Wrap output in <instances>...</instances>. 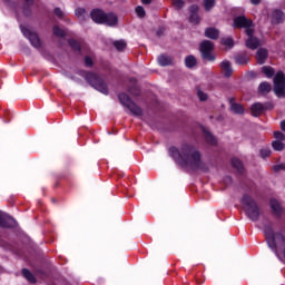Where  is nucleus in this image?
Instances as JSON below:
<instances>
[{"label": "nucleus", "instance_id": "f257e3e1", "mask_svg": "<svg viewBox=\"0 0 285 285\" xmlns=\"http://www.w3.org/2000/svg\"><path fill=\"white\" fill-rule=\"evenodd\" d=\"M169 155L175 159L176 164L183 168L200 170L202 173H208V170H210V164L202 159V151L193 145H183L180 151L177 147H170Z\"/></svg>", "mask_w": 285, "mask_h": 285}, {"label": "nucleus", "instance_id": "f03ea898", "mask_svg": "<svg viewBox=\"0 0 285 285\" xmlns=\"http://www.w3.org/2000/svg\"><path fill=\"white\" fill-rule=\"evenodd\" d=\"M240 204L243 206V210H245L247 217L252 222H257L259 219V215H262V213L259 212V207L253 197L244 195Z\"/></svg>", "mask_w": 285, "mask_h": 285}, {"label": "nucleus", "instance_id": "7ed1b4c3", "mask_svg": "<svg viewBox=\"0 0 285 285\" xmlns=\"http://www.w3.org/2000/svg\"><path fill=\"white\" fill-rule=\"evenodd\" d=\"M90 17L95 23H105L106 26H117V17L114 13H106L101 9H94Z\"/></svg>", "mask_w": 285, "mask_h": 285}, {"label": "nucleus", "instance_id": "20e7f679", "mask_svg": "<svg viewBox=\"0 0 285 285\" xmlns=\"http://www.w3.org/2000/svg\"><path fill=\"white\" fill-rule=\"evenodd\" d=\"M118 99L120 104L125 108L129 109L131 115H134L135 117H141L144 115V110L139 106H137V104H135V101H132V99H130V96H128L127 94H120L118 96Z\"/></svg>", "mask_w": 285, "mask_h": 285}, {"label": "nucleus", "instance_id": "39448f33", "mask_svg": "<svg viewBox=\"0 0 285 285\" xmlns=\"http://www.w3.org/2000/svg\"><path fill=\"white\" fill-rule=\"evenodd\" d=\"M86 79L95 90L102 95H108V85L97 73L89 72L86 75Z\"/></svg>", "mask_w": 285, "mask_h": 285}, {"label": "nucleus", "instance_id": "423d86ee", "mask_svg": "<svg viewBox=\"0 0 285 285\" xmlns=\"http://www.w3.org/2000/svg\"><path fill=\"white\" fill-rule=\"evenodd\" d=\"M274 94L279 99L285 98V75L284 71L276 72L274 77Z\"/></svg>", "mask_w": 285, "mask_h": 285}, {"label": "nucleus", "instance_id": "0eeeda50", "mask_svg": "<svg viewBox=\"0 0 285 285\" xmlns=\"http://www.w3.org/2000/svg\"><path fill=\"white\" fill-rule=\"evenodd\" d=\"M202 58L205 61H215V56L213 55V50H215V43L210 40H204L199 46Z\"/></svg>", "mask_w": 285, "mask_h": 285}, {"label": "nucleus", "instance_id": "6e6552de", "mask_svg": "<svg viewBox=\"0 0 285 285\" xmlns=\"http://www.w3.org/2000/svg\"><path fill=\"white\" fill-rule=\"evenodd\" d=\"M21 32H22L23 37H26L30 41V43L33 48H36L37 50H39V48H41V39L37 35V32H35L26 27H21Z\"/></svg>", "mask_w": 285, "mask_h": 285}, {"label": "nucleus", "instance_id": "1a4fd4ad", "mask_svg": "<svg viewBox=\"0 0 285 285\" xmlns=\"http://www.w3.org/2000/svg\"><path fill=\"white\" fill-rule=\"evenodd\" d=\"M246 35L248 37L245 41L246 48H248L249 50H257V48H259L262 43L259 42V39L257 37H254L255 29H247Z\"/></svg>", "mask_w": 285, "mask_h": 285}, {"label": "nucleus", "instance_id": "9d476101", "mask_svg": "<svg viewBox=\"0 0 285 285\" xmlns=\"http://www.w3.org/2000/svg\"><path fill=\"white\" fill-rule=\"evenodd\" d=\"M234 28H244L245 33H247V30H254L253 20L247 19L245 16H238L234 19Z\"/></svg>", "mask_w": 285, "mask_h": 285}, {"label": "nucleus", "instance_id": "9b49d317", "mask_svg": "<svg viewBox=\"0 0 285 285\" xmlns=\"http://www.w3.org/2000/svg\"><path fill=\"white\" fill-rule=\"evenodd\" d=\"M0 228H17V220L0 210Z\"/></svg>", "mask_w": 285, "mask_h": 285}, {"label": "nucleus", "instance_id": "f8f14e48", "mask_svg": "<svg viewBox=\"0 0 285 285\" xmlns=\"http://www.w3.org/2000/svg\"><path fill=\"white\" fill-rule=\"evenodd\" d=\"M285 16L284 11L279 9H275L272 11V23L273 26H279V23H284Z\"/></svg>", "mask_w": 285, "mask_h": 285}, {"label": "nucleus", "instance_id": "ddd939ff", "mask_svg": "<svg viewBox=\"0 0 285 285\" xmlns=\"http://www.w3.org/2000/svg\"><path fill=\"white\" fill-rule=\"evenodd\" d=\"M189 10H190L189 22L197 26V23H199V6L193 4Z\"/></svg>", "mask_w": 285, "mask_h": 285}, {"label": "nucleus", "instance_id": "4468645a", "mask_svg": "<svg viewBox=\"0 0 285 285\" xmlns=\"http://www.w3.org/2000/svg\"><path fill=\"white\" fill-rule=\"evenodd\" d=\"M268 59V50L265 48H259L256 52V60L259 66H264Z\"/></svg>", "mask_w": 285, "mask_h": 285}, {"label": "nucleus", "instance_id": "2eb2a0df", "mask_svg": "<svg viewBox=\"0 0 285 285\" xmlns=\"http://www.w3.org/2000/svg\"><path fill=\"white\" fill-rule=\"evenodd\" d=\"M220 68L224 77H226L227 79L233 77V66L230 65V61L224 60L223 62H220Z\"/></svg>", "mask_w": 285, "mask_h": 285}, {"label": "nucleus", "instance_id": "dca6fc26", "mask_svg": "<svg viewBox=\"0 0 285 285\" xmlns=\"http://www.w3.org/2000/svg\"><path fill=\"white\" fill-rule=\"evenodd\" d=\"M202 131L207 144H210V146H217V138H215L206 127H202Z\"/></svg>", "mask_w": 285, "mask_h": 285}, {"label": "nucleus", "instance_id": "f3484780", "mask_svg": "<svg viewBox=\"0 0 285 285\" xmlns=\"http://www.w3.org/2000/svg\"><path fill=\"white\" fill-rule=\"evenodd\" d=\"M230 110L235 115H244V107L235 101V98L229 99Z\"/></svg>", "mask_w": 285, "mask_h": 285}, {"label": "nucleus", "instance_id": "a211bd4d", "mask_svg": "<svg viewBox=\"0 0 285 285\" xmlns=\"http://www.w3.org/2000/svg\"><path fill=\"white\" fill-rule=\"evenodd\" d=\"M271 208L274 212V215L277 217H282V213H284V209L282 208V205L277 202V199H271Z\"/></svg>", "mask_w": 285, "mask_h": 285}, {"label": "nucleus", "instance_id": "6ab92c4d", "mask_svg": "<svg viewBox=\"0 0 285 285\" xmlns=\"http://www.w3.org/2000/svg\"><path fill=\"white\" fill-rule=\"evenodd\" d=\"M205 37H207V39L217 40L219 39V30L217 28L209 27L205 29Z\"/></svg>", "mask_w": 285, "mask_h": 285}, {"label": "nucleus", "instance_id": "aec40b11", "mask_svg": "<svg viewBox=\"0 0 285 285\" xmlns=\"http://www.w3.org/2000/svg\"><path fill=\"white\" fill-rule=\"evenodd\" d=\"M264 105L262 102H255L252 105L250 110L253 117H259L264 112Z\"/></svg>", "mask_w": 285, "mask_h": 285}, {"label": "nucleus", "instance_id": "412c9836", "mask_svg": "<svg viewBox=\"0 0 285 285\" xmlns=\"http://www.w3.org/2000/svg\"><path fill=\"white\" fill-rule=\"evenodd\" d=\"M234 59L238 66H246L249 61L248 55L246 53H237Z\"/></svg>", "mask_w": 285, "mask_h": 285}, {"label": "nucleus", "instance_id": "4be33fe9", "mask_svg": "<svg viewBox=\"0 0 285 285\" xmlns=\"http://www.w3.org/2000/svg\"><path fill=\"white\" fill-rule=\"evenodd\" d=\"M159 66H173V57L167 55H160L158 57Z\"/></svg>", "mask_w": 285, "mask_h": 285}, {"label": "nucleus", "instance_id": "5701e85b", "mask_svg": "<svg viewBox=\"0 0 285 285\" xmlns=\"http://www.w3.org/2000/svg\"><path fill=\"white\" fill-rule=\"evenodd\" d=\"M271 90H273V87L269 85V82L264 81L258 86V92H261V95H268Z\"/></svg>", "mask_w": 285, "mask_h": 285}, {"label": "nucleus", "instance_id": "b1692460", "mask_svg": "<svg viewBox=\"0 0 285 285\" xmlns=\"http://www.w3.org/2000/svg\"><path fill=\"white\" fill-rule=\"evenodd\" d=\"M232 166L237 170V173H244V164L238 158L232 159Z\"/></svg>", "mask_w": 285, "mask_h": 285}, {"label": "nucleus", "instance_id": "393cba45", "mask_svg": "<svg viewBox=\"0 0 285 285\" xmlns=\"http://www.w3.org/2000/svg\"><path fill=\"white\" fill-rule=\"evenodd\" d=\"M185 65L187 68H195L197 66V58L195 56H187L185 58Z\"/></svg>", "mask_w": 285, "mask_h": 285}, {"label": "nucleus", "instance_id": "a878e982", "mask_svg": "<svg viewBox=\"0 0 285 285\" xmlns=\"http://www.w3.org/2000/svg\"><path fill=\"white\" fill-rule=\"evenodd\" d=\"M262 72H264V75L271 79L272 77H275V69L271 66H264L262 67Z\"/></svg>", "mask_w": 285, "mask_h": 285}, {"label": "nucleus", "instance_id": "bb28decb", "mask_svg": "<svg viewBox=\"0 0 285 285\" xmlns=\"http://www.w3.org/2000/svg\"><path fill=\"white\" fill-rule=\"evenodd\" d=\"M22 275L26 279H28L30 282V284H36L37 279L35 278V275H32V273L30 271H28L27 268L22 269Z\"/></svg>", "mask_w": 285, "mask_h": 285}, {"label": "nucleus", "instance_id": "cd10ccee", "mask_svg": "<svg viewBox=\"0 0 285 285\" xmlns=\"http://www.w3.org/2000/svg\"><path fill=\"white\" fill-rule=\"evenodd\" d=\"M114 47L116 48V50H118V52H124V50H126V41L116 40L114 42Z\"/></svg>", "mask_w": 285, "mask_h": 285}, {"label": "nucleus", "instance_id": "c85d7f7f", "mask_svg": "<svg viewBox=\"0 0 285 285\" xmlns=\"http://www.w3.org/2000/svg\"><path fill=\"white\" fill-rule=\"evenodd\" d=\"M69 46L75 50V52H81V45L75 39H69Z\"/></svg>", "mask_w": 285, "mask_h": 285}, {"label": "nucleus", "instance_id": "c756f323", "mask_svg": "<svg viewBox=\"0 0 285 285\" xmlns=\"http://www.w3.org/2000/svg\"><path fill=\"white\" fill-rule=\"evenodd\" d=\"M203 3L207 12H209V10H213V8H215V0H204Z\"/></svg>", "mask_w": 285, "mask_h": 285}, {"label": "nucleus", "instance_id": "7c9ffc66", "mask_svg": "<svg viewBox=\"0 0 285 285\" xmlns=\"http://www.w3.org/2000/svg\"><path fill=\"white\" fill-rule=\"evenodd\" d=\"M53 35L56 37L63 38V37H66V31H63V29L59 28V26H53Z\"/></svg>", "mask_w": 285, "mask_h": 285}, {"label": "nucleus", "instance_id": "2f4dec72", "mask_svg": "<svg viewBox=\"0 0 285 285\" xmlns=\"http://www.w3.org/2000/svg\"><path fill=\"white\" fill-rule=\"evenodd\" d=\"M197 97L200 101H208V94L202 91V89H197Z\"/></svg>", "mask_w": 285, "mask_h": 285}, {"label": "nucleus", "instance_id": "473e14b6", "mask_svg": "<svg viewBox=\"0 0 285 285\" xmlns=\"http://www.w3.org/2000/svg\"><path fill=\"white\" fill-rule=\"evenodd\" d=\"M272 146H273L274 150H284V148H285L284 142H282L279 140L273 141Z\"/></svg>", "mask_w": 285, "mask_h": 285}, {"label": "nucleus", "instance_id": "72a5a7b5", "mask_svg": "<svg viewBox=\"0 0 285 285\" xmlns=\"http://www.w3.org/2000/svg\"><path fill=\"white\" fill-rule=\"evenodd\" d=\"M136 14L140 18L144 19V17H146V9H144V7L138 6L136 8Z\"/></svg>", "mask_w": 285, "mask_h": 285}, {"label": "nucleus", "instance_id": "f704fd0d", "mask_svg": "<svg viewBox=\"0 0 285 285\" xmlns=\"http://www.w3.org/2000/svg\"><path fill=\"white\" fill-rule=\"evenodd\" d=\"M85 14H86V9L83 8H78L76 9V17H78V19H85Z\"/></svg>", "mask_w": 285, "mask_h": 285}, {"label": "nucleus", "instance_id": "c9c22d12", "mask_svg": "<svg viewBox=\"0 0 285 285\" xmlns=\"http://www.w3.org/2000/svg\"><path fill=\"white\" fill-rule=\"evenodd\" d=\"M222 43L223 46H228L229 48H233V46L235 45L233 38H223Z\"/></svg>", "mask_w": 285, "mask_h": 285}, {"label": "nucleus", "instance_id": "e433bc0d", "mask_svg": "<svg viewBox=\"0 0 285 285\" xmlns=\"http://www.w3.org/2000/svg\"><path fill=\"white\" fill-rule=\"evenodd\" d=\"M173 4L176 8V10H181V8H184L185 6V2L184 0H174Z\"/></svg>", "mask_w": 285, "mask_h": 285}, {"label": "nucleus", "instance_id": "4c0bfd02", "mask_svg": "<svg viewBox=\"0 0 285 285\" xmlns=\"http://www.w3.org/2000/svg\"><path fill=\"white\" fill-rule=\"evenodd\" d=\"M274 137H275V139H277L278 141H284V139H285V135H284V132H282V131H274Z\"/></svg>", "mask_w": 285, "mask_h": 285}, {"label": "nucleus", "instance_id": "58836bf2", "mask_svg": "<svg viewBox=\"0 0 285 285\" xmlns=\"http://www.w3.org/2000/svg\"><path fill=\"white\" fill-rule=\"evenodd\" d=\"M53 12H55V14H56V17H58V19H63V11L61 10V8H56L55 10H53Z\"/></svg>", "mask_w": 285, "mask_h": 285}, {"label": "nucleus", "instance_id": "ea45409f", "mask_svg": "<svg viewBox=\"0 0 285 285\" xmlns=\"http://www.w3.org/2000/svg\"><path fill=\"white\" fill-rule=\"evenodd\" d=\"M261 157H263V159H266V157H271V150L269 149L261 150Z\"/></svg>", "mask_w": 285, "mask_h": 285}, {"label": "nucleus", "instance_id": "a19ab883", "mask_svg": "<svg viewBox=\"0 0 285 285\" xmlns=\"http://www.w3.org/2000/svg\"><path fill=\"white\" fill-rule=\"evenodd\" d=\"M85 65L87 68H92V58L91 57H86L85 58Z\"/></svg>", "mask_w": 285, "mask_h": 285}, {"label": "nucleus", "instance_id": "79ce46f5", "mask_svg": "<svg viewBox=\"0 0 285 285\" xmlns=\"http://www.w3.org/2000/svg\"><path fill=\"white\" fill-rule=\"evenodd\" d=\"M263 106H264V110H273V106L268 102Z\"/></svg>", "mask_w": 285, "mask_h": 285}, {"label": "nucleus", "instance_id": "37998d69", "mask_svg": "<svg viewBox=\"0 0 285 285\" xmlns=\"http://www.w3.org/2000/svg\"><path fill=\"white\" fill-rule=\"evenodd\" d=\"M225 184H233V177L230 176L225 177Z\"/></svg>", "mask_w": 285, "mask_h": 285}, {"label": "nucleus", "instance_id": "c03bdc74", "mask_svg": "<svg viewBox=\"0 0 285 285\" xmlns=\"http://www.w3.org/2000/svg\"><path fill=\"white\" fill-rule=\"evenodd\" d=\"M253 6H259L262 3V0H249Z\"/></svg>", "mask_w": 285, "mask_h": 285}, {"label": "nucleus", "instance_id": "a18cd8bd", "mask_svg": "<svg viewBox=\"0 0 285 285\" xmlns=\"http://www.w3.org/2000/svg\"><path fill=\"white\" fill-rule=\"evenodd\" d=\"M141 3L145 6H149V3H153V0H141Z\"/></svg>", "mask_w": 285, "mask_h": 285}, {"label": "nucleus", "instance_id": "49530a36", "mask_svg": "<svg viewBox=\"0 0 285 285\" xmlns=\"http://www.w3.org/2000/svg\"><path fill=\"white\" fill-rule=\"evenodd\" d=\"M273 169L275 170V173H277L278 170H282V166L275 165V166L273 167Z\"/></svg>", "mask_w": 285, "mask_h": 285}, {"label": "nucleus", "instance_id": "de8ad7c7", "mask_svg": "<svg viewBox=\"0 0 285 285\" xmlns=\"http://www.w3.org/2000/svg\"><path fill=\"white\" fill-rule=\"evenodd\" d=\"M23 52H24L26 55H30V48H29V47H24V48H23Z\"/></svg>", "mask_w": 285, "mask_h": 285}, {"label": "nucleus", "instance_id": "09e8293b", "mask_svg": "<svg viewBox=\"0 0 285 285\" xmlns=\"http://www.w3.org/2000/svg\"><path fill=\"white\" fill-rule=\"evenodd\" d=\"M281 130L285 132V120L281 121Z\"/></svg>", "mask_w": 285, "mask_h": 285}, {"label": "nucleus", "instance_id": "8fccbe9b", "mask_svg": "<svg viewBox=\"0 0 285 285\" xmlns=\"http://www.w3.org/2000/svg\"><path fill=\"white\" fill-rule=\"evenodd\" d=\"M27 6H32V3H35V0H24Z\"/></svg>", "mask_w": 285, "mask_h": 285}, {"label": "nucleus", "instance_id": "3c124183", "mask_svg": "<svg viewBox=\"0 0 285 285\" xmlns=\"http://www.w3.org/2000/svg\"><path fill=\"white\" fill-rule=\"evenodd\" d=\"M135 97H139V90L130 91Z\"/></svg>", "mask_w": 285, "mask_h": 285}, {"label": "nucleus", "instance_id": "603ef678", "mask_svg": "<svg viewBox=\"0 0 285 285\" xmlns=\"http://www.w3.org/2000/svg\"><path fill=\"white\" fill-rule=\"evenodd\" d=\"M281 166V170H285V165H279Z\"/></svg>", "mask_w": 285, "mask_h": 285}, {"label": "nucleus", "instance_id": "864d4df0", "mask_svg": "<svg viewBox=\"0 0 285 285\" xmlns=\"http://www.w3.org/2000/svg\"><path fill=\"white\" fill-rule=\"evenodd\" d=\"M157 35H158V37H160L161 36V31H158Z\"/></svg>", "mask_w": 285, "mask_h": 285}, {"label": "nucleus", "instance_id": "5fc2aeb1", "mask_svg": "<svg viewBox=\"0 0 285 285\" xmlns=\"http://www.w3.org/2000/svg\"><path fill=\"white\" fill-rule=\"evenodd\" d=\"M157 35H158V37H160L161 36V31H158Z\"/></svg>", "mask_w": 285, "mask_h": 285}, {"label": "nucleus", "instance_id": "6e6d98bb", "mask_svg": "<svg viewBox=\"0 0 285 285\" xmlns=\"http://www.w3.org/2000/svg\"><path fill=\"white\" fill-rule=\"evenodd\" d=\"M4 1H10V0H4Z\"/></svg>", "mask_w": 285, "mask_h": 285}]
</instances>
